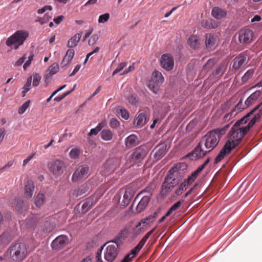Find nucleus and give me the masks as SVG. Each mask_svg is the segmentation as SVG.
<instances>
[{
	"label": "nucleus",
	"instance_id": "1",
	"mask_svg": "<svg viewBox=\"0 0 262 262\" xmlns=\"http://www.w3.org/2000/svg\"><path fill=\"white\" fill-rule=\"evenodd\" d=\"M252 112L248 113L237 120L232 127L228 134V139L215 159V163L220 162L226 156L230 154L232 149L238 146L250 128L254 126L250 124V121L247 125L243 126L249 120V115Z\"/></svg>",
	"mask_w": 262,
	"mask_h": 262
},
{
	"label": "nucleus",
	"instance_id": "2",
	"mask_svg": "<svg viewBox=\"0 0 262 262\" xmlns=\"http://www.w3.org/2000/svg\"><path fill=\"white\" fill-rule=\"evenodd\" d=\"M229 124L208 132L200 141L208 152L213 150L218 145L223 135L225 134Z\"/></svg>",
	"mask_w": 262,
	"mask_h": 262
},
{
	"label": "nucleus",
	"instance_id": "3",
	"mask_svg": "<svg viewBox=\"0 0 262 262\" xmlns=\"http://www.w3.org/2000/svg\"><path fill=\"white\" fill-rule=\"evenodd\" d=\"M180 168V164H177L169 170L161 186V193L163 196H166L179 184L178 181L176 180V177L179 173Z\"/></svg>",
	"mask_w": 262,
	"mask_h": 262
},
{
	"label": "nucleus",
	"instance_id": "4",
	"mask_svg": "<svg viewBox=\"0 0 262 262\" xmlns=\"http://www.w3.org/2000/svg\"><path fill=\"white\" fill-rule=\"evenodd\" d=\"M10 258L13 262H23L29 255V250L26 245L17 242L12 244L8 248Z\"/></svg>",
	"mask_w": 262,
	"mask_h": 262
},
{
	"label": "nucleus",
	"instance_id": "5",
	"mask_svg": "<svg viewBox=\"0 0 262 262\" xmlns=\"http://www.w3.org/2000/svg\"><path fill=\"white\" fill-rule=\"evenodd\" d=\"M29 36V32L25 30H18L12 35L8 37L6 41V44L8 47L14 46L15 50L24 44L25 40Z\"/></svg>",
	"mask_w": 262,
	"mask_h": 262
},
{
	"label": "nucleus",
	"instance_id": "6",
	"mask_svg": "<svg viewBox=\"0 0 262 262\" xmlns=\"http://www.w3.org/2000/svg\"><path fill=\"white\" fill-rule=\"evenodd\" d=\"M164 81V77L161 72L155 71L152 73V79L148 84L149 89L155 94H158L160 86Z\"/></svg>",
	"mask_w": 262,
	"mask_h": 262
},
{
	"label": "nucleus",
	"instance_id": "7",
	"mask_svg": "<svg viewBox=\"0 0 262 262\" xmlns=\"http://www.w3.org/2000/svg\"><path fill=\"white\" fill-rule=\"evenodd\" d=\"M50 171L56 177L61 176L66 170V166L64 162L60 160H55L50 164Z\"/></svg>",
	"mask_w": 262,
	"mask_h": 262
},
{
	"label": "nucleus",
	"instance_id": "8",
	"mask_svg": "<svg viewBox=\"0 0 262 262\" xmlns=\"http://www.w3.org/2000/svg\"><path fill=\"white\" fill-rule=\"evenodd\" d=\"M147 154L144 146H140L134 150L133 153L129 156L128 159L130 162L135 163L143 160Z\"/></svg>",
	"mask_w": 262,
	"mask_h": 262
},
{
	"label": "nucleus",
	"instance_id": "9",
	"mask_svg": "<svg viewBox=\"0 0 262 262\" xmlns=\"http://www.w3.org/2000/svg\"><path fill=\"white\" fill-rule=\"evenodd\" d=\"M69 237L65 235L57 236L51 243L52 248L54 250H60L66 247L69 243Z\"/></svg>",
	"mask_w": 262,
	"mask_h": 262
},
{
	"label": "nucleus",
	"instance_id": "10",
	"mask_svg": "<svg viewBox=\"0 0 262 262\" xmlns=\"http://www.w3.org/2000/svg\"><path fill=\"white\" fill-rule=\"evenodd\" d=\"M161 67L167 71L172 70L174 67V60L172 56L169 54H164L160 59Z\"/></svg>",
	"mask_w": 262,
	"mask_h": 262
},
{
	"label": "nucleus",
	"instance_id": "11",
	"mask_svg": "<svg viewBox=\"0 0 262 262\" xmlns=\"http://www.w3.org/2000/svg\"><path fill=\"white\" fill-rule=\"evenodd\" d=\"M253 32L249 29H243L238 33V40L240 43L248 44L252 40Z\"/></svg>",
	"mask_w": 262,
	"mask_h": 262
},
{
	"label": "nucleus",
	"instance_id": "12",
	"mask_svg": "<svg viewBox=\"0 0 262 262\" xmlns=\"http://www.w3.org/2000/svg\"><path fill=\"white\" fill-rule=\"evenodd\" d=\"M89 167L86 165H80L74 171L72 177L73 182H77L84 177L89 172Z\"/></svg>",
	"mask_w": 262,
	"mask_h": 262
},
{
	"label": "nucleus",
	"instance_id": "13",
	"mask_svg": "<svg viewBox=\"0 0 262 262\" xmlns=\"http://www.w3.org/2000/svg\"><path fill=\"white\" fill-rule=\"evenodd\" d=\"M118 249L115 245L107 246L104 253V259L107 262H112L118 255Z\"/></svg>",
	"mask_w": 262,
	"mask_h": 262
},
{
	"label": "nucleus",
	"instance_id": "14",
	"mask_svg": "<svg viewBox=\"0 0 262 262\" xmlns=\"http://www.w3.org/2000/svg\"><path fill=\"white\" fill-rule=\"evenodd\" d=\"M262 103L257 105L249 113L252 112L249 115V120L250 124L254 125L256 122L258 121L262 115Z\"/></svg>",
	"mask_w": 262,
	"mask_h": 262
},
{
	"label": "nucleus",
	"instance_id": "15",
	"mask_svg": "<svg viewBox=\"0 0 262 262\" xmlns=\"http://www.w3.org/2000/svg\"><path fill=\"white\" fill-rule=\"evenodd\" d=\"M13 209L19 213H21L27 209V203L19 198H15L12 202Z\"/></svg>",
	"mask_w": 262,
	"mask_h": 262
},
{
	"label": "nucleus",
	"instance_id": "16",
	"mask_svg": "<svg viewBox=\"0 0 262 262\" xmlns=\"http://www.w3.org/2000/svg\"><path fill=\"white\" fill-rule=\"evenodd\" d=\"M217 45V37L211 34H206L205 35V45L207 49L212 50Z\"/></svg>",
	"mask_w": 262,
	"mask_h": 262
},
{
	"label": "nucleus",
	"instance_id": "17",
	"mask_svg": "<svg viewBox=\"0 0 262 262\" xmlns=\"http://www.w3.org/2000/svg\"><path fill=\"white\" fill-rule=\"evenodd\" d=\"M247 55L245 52L240 54L233 59L232 68L235 70L238 69L245 63Z\"/></svg>",
	"mask_w": 262,
	"mask_h": 262
},
{
	"label": "nucleus",
	"instance_id": "18",
	"mask_svg": "<svg viewBox=\"0 0 262 262\" xmlns=\"http://www.w3.org/2000/svg\"><path fill=\"white\" fill-rule=\"evenodd\" d=\"M151 197L150 195H143L136 207L137 212L140 213L143 211L149 204Z\"/></svg>",
	"mask_w": 262,
	"mask_h": 262
},
{
	"label": "nucleus",
	"instance_id": "19",
	"mask_svg": "<svg viewBox=\"0 0 262 262\" xmlns=\"http://www.w3.org/2000/svg\"><path fill=\"white\" fill-rule=\"evenodd\" d=\"M203 146V145L201 144L200 141L198 145L192 150V155L196 158H200L205 156L209 152L207 151V149L206 150H204L202 148Z\"/></svg>",
	"mask_w": 262,
	"mask_h": 262
},
{
	"label": "nucleus",
	"instance_id": "20",
	"mask_svg": "<svg viewBox=\"0 0 262 262\" xmlns=\"http://www.w3.org/2000/svg\"><path fill=\"white\" fill-rule=\"evenodd\" d=\"M211 15L213 17L220 19L225 18L227 15V12L226 11L219 7H214L212 9Z\"/></svg>",
	"mask_w": 262,
	"mask_h": 262
},
{
	"label": "nucleus",
	"instance_id": "21",
	"mask_svg": "<svg viewBox=\"0 0 262 262\" xmlns=\"http://www.w3.org/2000/svg\"><path fill=\"white\" fill-rule=\"evenodd\" d=\"M58 70L59 67L58 64L54 63L52 64L46 72L45 81L47 82L48 80H50L53 75L58 72Z\"/></svg>",
	"mask_w": 262,
	"mask_h": 262
},
{
	"label": "nucleus",
	"instance_id": "22",
	"mask_svg": "<svg viewBox=\"0 0 262 262\" xmlns=\"http://www.w3.org/2000/svg\"><path fill=\"white\" fill-rule=\"evenodd\" d=\"M147 121V116L145 113H139L134 120V124L137 126L142 127Z\"/></svg>",
	"mask_w": 262,
	"mask_h": 262
},
{
	"label": "nucleus",
	"instance_id": "23",
	"mask_svg": "<svg viewBox=\"0 0 262 262\" xmlns=\"http://www.w3.org/2000/svg\"><path fill=\"white\" fill-rule=\"evenodd\" d=\"M135 193V191L134 189L132 188H127L125 189V192L123 195V205L126 206L127 205L133 196H134Z\"/></svg>",
	"mask_w": 262,
	"mask_h": 262
},
{
	"label": "nucleus",
	"instance_id": "24",
	"mask_svg": "<svg viewBox=\"0 0 262 262\" xmlns=\"http://www.w3.org/2000/svg\"><path fill=\"white\" fill-rule=\"evenodd\" d=\"M125 145L127 148H132L138 144L139 140L138 137L134 135L128 136L125 140Z\"/></svg>",
	"mask_w": 262,
	"mask_h": 262
},
{
	"label": "nucleus",
	"instance_id": "25",
	"mask_svg": "<svg viewBox=\"0 0 262 262\" xmlns=\"http://www.w3.org/2000/svg\"><path fill=\"white\" fill-rule=\"evenodd\" d=\"M261 95L260 91H256L253 93L245 101V105L248 107L253 104Z\"/></svg>",
	"mask_w": 262,
	"mask_h": 262
},
{
	"label": "nucleus",
	"instance_id": "26",
	"mask_svg": "<svg viewBox=\"0 0 262 262\" xmlns=\"http://www.w3.org/2000/svg\"><path fill=\"white\" fill-rule=\"evenodd\" d=\"M144 232L143 227L138 226L137 224L135 227L133 228L132 231L130 232V238L132 241H135L140 234Z\"/></svg>",
	"mask_w": 262,
	"mask_h": 262
},
{
	"label": "nucleus",
	"instance_id": "27",
	"mask_svg": "<svg viewBox=\"0 0 262 262\" xmlns=\"http://www.w3.org/2000/svg\"><path fill=\"white\" fill-rule=\"evenodd\" d=\"M34 189V185L32 181H27L25 186V195L26 198H31Z\"/></svg>",
	"mask_w": 262,
	"mask_h": 262
},
{
	"label": "nucleus",
	"instance_id": "28",
	"mask_svg": "<svg viewBox=\"0 0 262 262\" xmlns=\"http://www.w3.org/2000/svg\"><path fill=\"white\" fill-rule=\"evenodd\" d=\"M93 199L92 198H89L85 200L83 202H81L79 205L82 204L81 209L83 213H86L88 212L93 204Z\"/></svg>",
	"mask_w": 262,
	"mask_h": 262
},
{
	"label": "nucleus",
	"instance_id": "29",
	"mask_svg": "<svg viewBox=\"0 0 262 262\" xmlns=\"http://www.w3.org/2000/svg\"><path fill=\"white\" fill-rule=\"evenodd\" d=\"M202 26L206 29H213L217 28L218 24L212 19L203 20L201 22Z\"/></svg>",
	"mask_w": 262,
	"mask_h": 262
},
{
	"label": "nucleus",
	"instance_id": "30",
	"mask_svg": "<svg viewBox=\"0 0 262 262\" xmlns=\"http://www.w3.org/2000/svg\"><path fill=\"white\" fill-rule=\"evenodd\" d=\"M82 35V32L77 33L71 37L68 41L67 46L69 48H74L76 47Z\"/></svg>",
	"mask_w": 262,
	"mask_h": 262
},
{
	"label": "nucleus",
	"instance_id": "31",
	"mask_svg": "<svg viewBox=\"0 0 262 262\" xmlns=\"http://www.w3.org/2000/svg\"><path fill=\"white\" fill-rule=\"evenodd\" d=\"M75 54V52L73 49H69L67 51L62 61L61 64L66 66L72 60Z\"/></svg>",
	"mask_w": 262,
	"mask_h": 262
},
{
	"label": "nucleus",
	"instance_id": "32",
	"mask_svg": "<svg viewBox=\"0 0 262 262\" xmlns=\"http://www.w3.org/2000/svg\"><path fill=\"white\" fill-rule=\"evenodd\" d=\"M227 66L225 63L220 64L213 72L212 75L215 77L222 76L226 70Z\"/></svg>",
	"mask_w": 262,
	"mask_h": 262
},
{
	"label": "nucleus",
	"instance_id": "33",
	"mask_svg": "<svg viewBox=\"0 0 262 262\" xmlns=\"http://www.w3.org/2000/svg\"><path fill=\"white\" fill-rule=\"evenodd\" d=\"M100 136L102 140L108 141L112 139L113 134L111 130L108 129H104L101 132Z\"/></svg>",
	"mask_w": 262,
	"mask_h": 262
},
{
	"label": "nucleus",
	"instance_id": "34",
	"mask_svg": "<svg viewBox=\"0 0 262 262\" xmlns=\"http://www.w3.org/2000/svg\"><path fill=\"white\" fill-rule=\"evenodd\" d=\"M187 42L189 46L193 49H196L200 46V42L196 36H191L189 37Z\"/></svg>",
	"mask_w": 262,
	"mask_h": 262
},
{
	"label": "nucleus",
	"instance_id": "35",
	"mask_svg": "<svg viewBox=\"0 0 262 262\" xmlns=\"http://www.w3.org/2000/svg\"><path fill=\"white\" fill-rule=\"evenodd\" d=\"M216 62L214 59H209L202 68V71L207 72L210 71L214 66Z\"/></svg>",
	"mask_w": 262,
	"mask_h": 262
},
{
	"label": "nucleus",
	"instance_id": "36",
	"mask_svg": "<svg viewBox=\"0 0 262 262\" xmlns=\"http://www.w3.org/2000/svg\"><path fill=\"white\" fill-rule=\"evenodd\" d=\"M45 196L43 193H38L35 198V204L38 207H40L45 202Z\"/></svg>",
	"mask_w": 262,
	"mask_h": 262
},
{
	"label": "nucleus",
	"instance_id": "37",
	"mask_svg": "<svg viewBox=\"0 0 262 262\" xmlns=\"http://www.w3.org/2000/svg\"><path fill=\"white\" fill-rule=\"evenodd\" d=\"M80 154L81 151L80 149L78 147H74L71 150L69 156L72 159H76L79 158Z\"/></svg>",
	"mask_w": 262,
	"mask_h": 262
},
{
	"label": "nucleus",
	"instance_id": "38",
	"mask_svg": "<svg viewBox=\"0 0 262 262\" xmlns=\"http://www.w3.org/2000/svg\"><path fill=\"white\" fill-rule=\"evenodd\" d=\"M143 246L144 245L140 244L139 242L137 245L130 251V252L128 255H130V257H132V258L134 257L142 248Z\"/></svg>",
	"mask_w": 262,
	"mask_h": 262
},
{
	"label": "nucleus",
	"instance_id": "39",
	"mask_svg": "<svg viewBox=\"0 0 262 262\" xmlns=\"http://www.w3.org/2000/svg\"><path fill=\"white\" fill-rule=\"evenodd\" d=\"M143 246L144 245L140 244L139 242L137 245L130 251V252L128 255H130V257H132V258L134 257L142 248Z\"/></svg>",
	"mask_w": 262,
	"mask_h": 262
},
{
	"label": "nucleus",
	"instance_id": "40",
	"mask_svg": "<svg viewBox=\"0 0 262 262\" xmlns=\"http://www.w3.org/2000/svg\"><path fill=\"white\" fill-rule=\"evenodd\" d=\"M186 189V187H185V184L181 183L178 187L176 189L173 195V198H177Z\"/></svg>",
	"mask_w": 262,
	"mask_h": 262
},
{
	"label": "nucleus",
	"instance_id": "41",
	"mask_svg": "<svg viewBox=\"0 0 262 262\" xmlns=\"http://www.w3.org/2000/svg\"><path fill=\"white\" fill-rule=\"evenodd\" d=\"M129 234V229L126 227L121 230L118 233V238H121V239L125 240L128 237Z\"/></svg>",
	"mask_w": 262,
	"mask_h": 262
},
{
	"label": "nucleus",
	"instance_id": "42",
	"mask_svg": "<svg viewBox=\"0 0 262 262\" xmlns=\"http://www.w3.org/2000/svg\"><path fill=\"white\" fill-rule=\"evenodd\" d=\"M32 79V76H30L27 78V82L23 88V92H24V94L23 95V97H25L26 95V93L27 92H28L30 90L31 86Z\"/></svg>",
	"mask_w": 262,
	"mask_h": 262
},
{
	"label": "nucleus",
	"instance_id": "43",
	"mask_svg": "<svg viewBox=\"0 0 262 262\" xmlns=\"http://www.w3.org/2000/svg\"><path fill=\"white\" fill-rule=\"evenodd\" d=\"M254 74V70L253 69H250L248 70L244 75L242 77V80L243 82H246L249 79H250Z\"/></svg>",
	"mask_w": 262,
	"mask_h": 262
},
{
	"label": "nucleus",
	"instance_id": "44",
	"mask_svg": "<svg viewBox=\"0 0 262 262\" xmlns=\"http://www.w3.org/2000/svg\"><path fill=\"white\" fill-rule=\"evenodd\" d=\"M33 79L32 84L33 86H37L39 85L41 77L38 73H34L33 75Z\"/></svg>",
	"mask_w": 262,
	"mask_h": 262
},
{
	"label": "nucleus",
	"instance_id": "45",
	"mask_svg": "<svg viewBox=\"0 0 262 262\" xmlns=\"http://www.w3.org/2000/svg\"><path fill=\"white\" fill-rule=\"evenodd\" d=\"M118 114L122 118L125 120H127L129 118V113L124 108H120L119 111H118Z\"/></svg>",
	"mask_w": 262,
	"mask_h": 262
},
{
	"label": "nucleus",
	"instance_id": "46",
	"mask_svg": "<svg viewBox=\"0 0 262 262\" xmlns=\"http://www.w3.org/2000/svg\"><path fill=\"white\" fill-rule=\"evenodd\" d=\"M30 103V100H28L25 102L18 109V112L20 114H23L25 112L26 110L29 106Z\"/></svg>",
	"mask_w": 262,
	"mask_h": 262
},
{
	"label": "nucleus",
	"instance_id": "47",
	"mask_svg": "<svg viewBox=\"0 0 262 262\" xmlns=\"http://www.w3.org/2000/svg\"><path fill=\"white\" fill-rule=\"evenodd\" d=\"M110 14L108 13H104L99 16L98 22L99 23H105L108 21L110 18Z\"/></svg>",
	"mask_w": 262,
	"mask_h": 262
},
{
	"label": "nucleus",
	"instance_id": "48",
	"mask_svg": "<svg viewBox=\"0 0 262 262\" xmlns=\"http://www.w3.org/2000/svg\"><path fill=\"white\" fill-rule=\"evenodd\" d=\"M51 18V16L47 13L44 15L43 17L40 18L36 21L39 22L41 25H43L44 24L48 23Z\"/></svg>",
	"mask_w": 262,
	"mask_h": 262
},
{
	"label": "nucleus",
	"instance_id": "49",
	"mask_svg": "<svg viewBox=\"0 0 262 262\" xmlns=\"http://www.w3.org/2000/svg\"><path fill=\"white\" fill-rule=\"evenodd\" d=\"M151 191H152V189L150 187H146L144 190H142L141 191H140L138 194L136 196L135 200H134V202H135L137 199L141 195H142L143 193H145V192H147L148 193V195H150V196H151Z\"/></svg>",
	"mask_w": 262,
	"mask_h": 262
},
{
	"label": "nucleus",
	"instance_id": "50",
	"mask_svg": "<svg viewBox=\"0 0 262 262\" xmlns=\"http://www.w3.org/2000/svg\"><path fill=\"white\" fill-rule=\"evenodd\" d=\"M155 231V228L147 232L144 236L141 239V241L139 242L140 244H142L143 245H144L147 240L148 239L149 236L151 235V234L154 232Z\"/></svg>",
	"mask_w": 262,
	"mask_h": 262
},
{
	"label": "nucleus",
	"instance_id": "51",
	"mask_svg": "<svg viewBox=\"0 0 262 262\" xmlns=\"http://www.w3.org/2000/svg\"><path fill=\"white\" fill-rule=\"evenodd\" d=\"M155 231V228L147 232L144 236L141 239V241L139 242L140 244H142L143 245H144L147 240L148 239L149 236L151 235V234L154 232Z\"/></svg>",
	"mask_w": 262,
	"mask_h": 262
},
{
	"label": "nucleus",
	"instance_id": "52",
	"mask_svg": "<svg viewBox=\"0 0 262 262\" xmlns=\"http://www.w3.org/2000/svg\"><path fill=\"white\" fill-rule=\"evenodd\" d=\"M109 124L112 128H116L119 126L120 122L116 119L112 118L110 120Z\"/></svg>",
	"mask_w": 262,
	"mask_h": 262
},
{
	"label": "nucleus",
	"instance_id": "53",
	"mask_svg": "<svg viewBox=\"0 0 262 262\" xmlns=\"http://www.w3.org/2000/svg\"><path fill=\"white\" fill-rule=\"evenodd\" d=\"M127 66V63L126 62H123L120 63L117 68L114 71L113 73V75H115L116 74L119 73L124 68H125Z\"/></svg>",
	"mask_w": 262,
	"mask_h": 262
},
{
	"label": "nucleus",
	"instance_id": "54",
	"mask_svg": "<svg viewBox=\"0 0 262 262\" xmlns=\"http://www.w3.org/2000/svg\"><path fill=\"white\" fill-rule=\"evenodd\" d=\"M184 202V200L181 199V200H180V201H178L177 202H176V203H174L170 207V208L172 209V210L173 211H176L180 208V207L181 206L182 204Z\"/></svg>",
	"mask_w": 262,
	"mask_h": 262
},
{
	"label": "nucleus",
	"instance_id": "55",
	"mask_svg": "<svg viewBox=\"0 0 262 262\" xmlns=\"http://www.w3.org/2000/svg\"><path fill=\"white\" fill-rule=\"evenodd\" d=\"M33 56H34V55L32 54L28 57V59L26 61V62L25 63V64L23 66V68L25 70H26L27 69V68L28 67H29L30 66V65L31 64V62L33 58Z\"/></svg>",
	"mask_w": 262,
	"mask_h": 262
},
{
	"label": "nucleus",
	"instance_id": "56",
	"mask_svg": "<svg viewBox=\"0 0 262 262\" xmlns=\"http://www.w3.org/2000/svg\"><path fill=\"white\" fill-rule=\"evenodd\" d=\"M209 159L208 158L205 161V162L202 164L201 165V166H200L197 169L195 170L196 171V173H198L199 174L200 173V172L203 170V169L205 168V167L207 165V164L209 163Z\"/></svg>",
	"mask_w": 262,
	"mask_h": 262
},
{
	"label": "nucleus",
	"instance_id": "57",
	"mask_svg": "<svg viewBox=\"0 0 262 262\" xmlns=\"http://www.w3.org/2000/svg\"><path fill=\"white\" fill-rule=\"evenodd\" d=\"M98 38L97 35H93L89 40V45H93L97 41Z\"/></svg>",
	"mask_w": 262,
	"mask_h": 262
},
{
	"label": "nucleus",
	"instance_id": "58",
	"mask_svg": "<svg viewBox=\"0 0 262 262\" xmlns=\"http://www.w3.org/2000/svg\"><path fill=\"white\" fill-rule=\"evenodd\" d=\"M26 55H24L22 57L20 58L17 60V61L15 62L14 66L16 67H18L21 66L25 61V60L26 59Z\"/></svg>",
	"mask_w": 262,
	"mask_h": 262
},
{
	"label": "nucleus",
	"instance_id": "59",
	"mask_svg": "<svg viewBox=\"0 0 262 262\" xmlns=\"http://www.w3.org/2000/svg\"><path fill=\"white\" fill-rule=\"evenodd\" d=\"M0 241L4 245H7L9 242V240L6 238V235L5 233H4L0 236Z\"/></svg>",
	"mask_w": 262,
	"mask_h": 262
},
{
	"label": "nucleus",
	"instance_id": "60",
	"mask_svg": "<svg viewBox=\"0 0 262 262\" xmlns=\"http://www.w3.org/2000/svg\"><path fill=\"white\" fill-rule=\"evenodd\" d=\"M194 182L193 180H192L191 178L188 177V178L185 179L182 183V184H185V187L187 188V186L192 184V183Z\"/></svg>",
	"mask_w": 262,
	"mask_h": 262
},
{
	"label": "nucleus",
	"instance_id": "61",
	"mask_svg": "<svg viewBox=\"0 0 262 262\" xmlns=\"http://www.w3.org/2000/svg\"><path fill=\"white\" fill-rule=\"evenodd\" d=\"M128 99V102L132 104H136L138 102L137 97L134 95L130 96Z\"/></svg>",
	"mask_w": 262,
	"mask_h": 262
},
{
	"label": "nucleus",
	"instance_id": "62",
	"mask_svg": "<svg viewBox=\"0 0 262 262\" xmlns=\"http://www.w3.org/2000/svg\"><path fill=\"white\" fill-rule=\"evenodd\" d=\"M135 69L134 63H133L132 65L129 66V67L126 69L120 75H123L124 74H126L130 71H133Z\"/></svg>",
	"mask_w": 262,
	"mask_h": 262
},
{
	"label": "nucleus",
	"instance_id": "63",
	"mask_svg": "<svg viewBox=\"0 0 262 262\" xmlns=\"http://www.w3.org/2000/svg\"><path fill=\"white\" fill-rule=\"evenodd\" d=\"M102 249H103V247H101V248L97 252L96 256L97 262H102L101 258Z\"/></svg>",
	"mask_w": 262,
	"mask_h": 262
},
{
	"label": "nucleus",
	"instance_id": "64",
	"mask_svg": "<svg viewBox=\"0 0 262 262\" xmlns=\"http://www.w3.org/2000/svg\"><path fill=\"white\" fill-rule=\"evenodd\" d=\"M64 16L63 15H60L57 17H55L53 19L54 21L57 25L59 24L63 19Z\"/></svg>",
	"mask_w": 262,
	"mask_h": 262
}]
</instances>
